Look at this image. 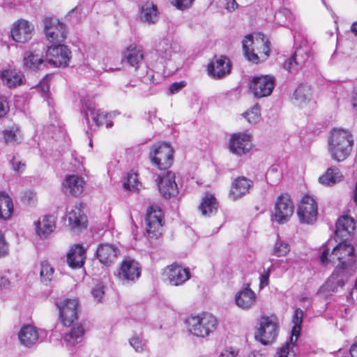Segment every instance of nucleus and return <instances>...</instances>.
Segmentation results:
<instances>
[{
    "label": "nucleus",
    "mask_w": 357,
    "mask_h": 357,
    "mask_svg": "<svg viewBox=\"0 0 357 357\" xmlns=\"http://www.w3.org/2000/svg\"><path fill=\"white\" fill-rule=\"evenodd\" d=\"M331 245H333L331 239L322 245V251L319 257L320 263L326 266L329 261L335 264L336 261H338L339 264L324 286L321 287V291L336 292L339 288L344 286L349 277L355 271L356 255L354 246L343 239L333 248L330 259H328Z\"/></svg>",
    "instance_id": "obj_1"
},
{
    "label": "nucleus",
    "mask_w": 357,
    "mask_h": 357,
    "mask_svg": "<svg viewBox=\"0 0 357 357\" xmlns=\"http://www.w3.org/2000/svg\"><path fill=\"white\" fill-rule=\"evenodd\" d=\"M259 38L254 40L252 34H248L242 41L245 58L253 63L266 60L270 54V42L264 34L259 33Z\"/></svg>",
    "instance_id": "obj_2"
},
{
    "label": "nucleus",
    "mask_w": 357,
    "mask_h": 357,
    "mask_svg": "<svg viewBox=\"0 0 357 357\" xmlns=\"http://www.w3.org/2000/svg\"><path fill=\"white\" fill-rule=\"evenodd\" d=\"M354 139L347 130L333 129L328 140V150L331 157L338 162L344 160L350 154Z\"/></svg>",
    "instance_id": "obj_3"
},
{
    "label": "nucleus",
    "mask_w": 357,
    "mask_h": 357,
    "mask_svg": "<svg viewBox=\"0 0 357 357\" xmlns=\"http://www.w3.org/2000/svg\"><path fill=\"white\" fill-rule=\"evenodd\" d=\"M185 324L191 334L199 337H205L215 331L218 321L211 314L203 313L201 315L188 317Z\"/></svg>",
    "instance_id": "obj_4"
},
{
    "label": "nucleus",
    "mask_w": 357,
    "mask_h": 357,
    "mask_svg": "<svg viewBox=\"0 0 357 357\" xmlns=\"http://www.w3.org/2000/svg\"><path fill=\"white\" fill-rule=\"evenodd\" d=\"M45 47L43 44H38L37 47L31 45L29 50L23 54V67L24 70L30 73H38L44 70L47 64L48 59H45L44 52Z\"/></svg>",
    "instance_id": "obj_5"
},
{
    "label": "nucleus",
    "mask_w": 357,
    "mask_h": 357,
    "mask_svg": "<svg viewBox=\"0 0 357 357\" xmlns=\"http://www.w3.org/2000/svg\"><path fill=\"white\" fill-rule=\"evenodd\" d=\"M149 158L158 169L167 170L174 162V149L168 143H157L151 147Z\"/></svg>",
    "instance_id": "obj_6"
},
{
    "label": "nucleus",
    "mask_w": 357,
    "mask_h": 357,
    "mask_svg": "<svg viewBox=\"0 0 357 357\" xmlns=\"http://www.w3.org/2000/svg\"><path fill=\"white\" fill-rule=\"evenodd\" d=\"M81 103V111L90 130H92V124H91L90 119H91L93 123L97 127L103 126L104 124H105L107 128L112 127L113 123L112 121L109 120L108 113L101 109H96L93 102L89 100L82 99Z\"/></svg>",
    "instance_id": "obj_7"
},
{
    "label": "nucleus",
    "mask_w": 357,
    "mask_h": 357,
    "mask_svg": "<svg viewBox=\"0 0 357 357\" xmlns=\"http://www.w3.org/2000/svg\"><path fill=\"white\" fill-rule=\"evenodd\" d=\"M57 43L52 44L45 50V56L49 64L54 67L65 68L70 61L72 52L67 45Z\"/></svg>",
    "instance_id": "obj_8"
},
{
    "label": "nucleus",
    "mask_w": 357,
    "mask_h": 357,
    "mask_svg": "<svg viewBox=\"0 0 357 357\" xmlns=\"http://www.w3.org/2000/svg\"><path fill=\"white\" fill-rule=\"evenodd\" d=\"M278 335V326L268 317H261L259 327L255 333V338L264 345L272 344Z\"/></svg>",
    "instance_id": "obj_9"
},
{
    "label": "nucleus",
    "mask_w": 357,
    "mask_h": 357,
    "mask_svg": "<svg viewBox=\"0 0 357 357\" xmlns=\"http://www.w3.org/2000/svg\"><path fill=\"white\" fill-rule=\"evenodd\" d=\"M145 221L149 237L158 238L162 235V227L164 222V214L160 206H150L146 211Z\"/></svg>",
    "instance_id": "obj_10"
},
{
    "label": "nucleus",
    "mask_w": 357,
    "mask_h": 357,
    "mask_svg": "<svg viewBox=\"0 0 357 357\" xmlns=\"http://www.w3.org/2000/svg\"><path fill=\"white\" fill-rule=\"evenodd\" d=\"M311 56V50L306 40H302L298 47H296L294 53L283 63V68L289 73H294L305 66Z\"/></svg>",
    "instance_id": "obj_11"
},
{
    "label": "nucleus",
    "mask_w": 357,
    "mask_h": 357,
    "mask_svg": "<svg viewBox=\"0 0 357 357\" xmlns=\"http://www.w3.org/2000/svg\"><path fill=\"white\" fill-rule=\"evenodd\" d=\"M43 31L47 39L52 43L63 42L67 37L66 25L54 17H45L43 19Z\"/></svg>",
    "instance_id": "obj_12"
},
{
    "label": "nucleus",
    "mask_w": 357,
    "mask_h": 357,
    "mask_svg": "<svg viewBox=\"0 0 357 357\" xmlns=\"http://www.w3.org/2000/svg\"><path fill=\"white\" fill-rule=\"evenodd\" d=\"M47 333L44 329H38L33 325H24L18 333L20 343L27 348H32L44 342Z\"/></svg>",
    "instance_id": "obj_13"
},
{
    "label": "nucleus",
    "mask_w": 357,
    "mask_h": 357,
    "mask_svg": "<svg viewBox=\"0 0 357 357\" xmlns=\"http://www.w3.org/2000/svg\"><path fill=\"white\" fill-rule=\"evenodd\" d=\"M79 301L77 298H65L56 302L59 312V318L65 326H71L77 319Z\"/></svg>",
    "instance_id": "obj_14"
},
{
    "label": "nucleus",
    "mask_w": 357,
    "mask_h": 357,
    "mask_svg": "<svg viewBox=\"0 0 357 357\" xmlns=\"http://www.w3.org/2000/svg\"><path fill=\"white\" fill-rule=\"evenodd\" d=\"M142 268L140 264L135 259L125 258L118 271V278L124 284L135 283L141 276Z\"/></svg>",
    "instance_id": "obj_15"
},
{
    "label": "nucleus",
    "mask_w": 357,
    "mask_h": 357,
    "mask_svg": "<svg viewBox=\"0 0 357 357\" xmlns=\"http://www.w3.org/2000/svg\"><path fill=\"white\" fill-rule=\"evenodd\" d=\"M297 215L301 223L312 224L317 217V204L316 200L308 195L301 199L297 209Z\"/></svg>",
    "instance_id": "obj_16"
},
{
    "label": "nucleus",
    "mask_w": 357,
    "mask_h": 357,
    "mask_svg": "<svg viewBox=\"0 0 357 357\" xmlns=\"http://www.w3.org/2000/svg\"><path fill=\"white\" fill-rule=\"evenodd\" d=\"M275 84L273 76L260 75L252 77L250 88L255 97L263 98L271 94Z\"/></svg>",
    "instance_id": "obj_17"
},
{
    "label": "nucleus",
    "mask_w": 357,
    "mask_h": 357,
    "mask_svg": "<svg viewBox=\"0 0 357 357\" xmlns=\"http://www.w3.org/2000/svg\"><path fill=\"white\" fill-rule=\"evenodd\" d=\"M294 208L290 195L287 193L280 195L275 204V220L279 224L285 223L292 215Z\"/></svg>",
    "instance_id": "obj_18"
},
{
    "label": "nucleus",
    "mask_w": 357,
    "mask_h": 357,
    "mask_svg": "<svg viewBox=\"0 0 357 357\" xmlns=\"http://www.w3.org/2000/svg\"><path fill=\"white\" fill-rule=\"evenodd\" d=\"M155 181L164 198L169 199L178 195V188L175 181V174L172 172L167 170L165 174L158 175Z\"/></svg>",
    "instance_id": "obj_19"
},
{
    "label": "nucleus",
    "mask_w": 357,
    "mask_h": 357,
    "mask_svg": "<svg viewBox=\"0 0 357 357\" xmlns=\"http://www.w3.org/2000/svg\"><path fill=\"white\" fill-rule=\"evenodd\" d=\"M251 146V136L245 132L233 134L229 139V151L236 155H245Z\"/></svg>",
    "instance_id": "obj_20"
},
{
    "label": "nucleus",
    "mask_w": 357,
    "mask_h": 357,
    "mask_svg": "<svg viewBox=\"0 0 357 357\" xmlns=\"http://www.w3.org/2000/svg\"><path fill=\"white\" fill-rule=\"evenodd\" d=\"M165 275L169 283L172 286L182 285L191 276L189 268L183 267L176 264H172L167 266Z\"/></svg>",
    "instance_id": "obj_21"
},
{
    "label": "nucleus",
    "mask_w": 357,
    "mask_h": 357,
    "mask_svg": "<svg viewBox=\"0 0 357 357\" xmlns=\"http://www.w3.org/2000/svg\"><path fill=\"white\" fill-rule=\"evenodd\" d=\"M33 26L29 21L21 19L17 20L11 29L13 39L20 43H24L32 37Z\"/></svg>",
    "instance_id": "obj_22"
},
{
    "label": "nucleus",
    "mask_w": 357,
    "mask_h": 357,
    "mask_svg": "<svg viewBox=\"0 0 357 357\" xmlns=\"http://www.w3.org/2000/svg\"><path fill=\"white\" fill-rule=\"evenodd\" d=\"M207 70L210 77L222 79L231 71L230 61L226 56H220L208 65Z\"/></svg>",
    "instance_id": "obj_23"
},
{
    "label": "nucleus",
    "mask_w": 357,
    "mask_h": 357,
    "mask_svg": "<svg viewBox=\"0 0 357 357\" xmlns=\"http://www.w3.org/2000/svg\"><path fill=\"white\" fill-rule=\"evenodd\" d=\"M236 305L242 310H249L255 305L257 301V296L249 284H245L236 294L234 297Z\"/></svg>",
    "instance_id": "obj_24"
},
{
    "label": "nucleus",
    "mask_w": 357,
    "mask_h": 357,
    "mask_svg": "<svg viewBox=\"0 0 357 357\" xmlns=\"http://www.w3.org/2000/svg\"><path fill=\"white\" fill-rule=\"evenodd\" d=\"M252 186V181L245 176H239L232 182L229 197L233 201L241 199L249 193V190Z\"/></svg>",
    "instance_id": "obj_25"
},
{
    "label": "nucleus",
    "mask_w": 357,
    "mask_h": 357,
    "mask_svg": "<svg viewBox=\"0 0 357 357\" xmlns=\"http://www.w3.org/2000/svg\"><path fill=\"white\" fill-rule=\"evenodd\" d=\"M119 253L118 248L112 244H100L96 250V256L99 261L106 266L114 263Z\"/></svg>",
    "instance_id": "obj_26"
},
{
    "label": "nucleus",
    "mask_w": 357,
    "mask_h": 357,
    "mask_svg": "<svg viewBox=\"0 0 357 357\" xmlns=\"http://www.w3.org/2000/svg\"><path fill=\"white\" fill-rule=\"evenodd\" d=\"M86 259V249L81 244H75L70 247L66 256V262L73 269L82 268Z\"/></svg>",
    "instance_id": "obj_27"
},
{
    "label": "nucleus",
    "mask_w": 357,
    "mask_h": 357,
    "mask_svg": "<svg viewBox=\"0 0 357 357\" xmlns=\"http://www.w3.org/2000/svg\"><path fill=\"white\" fill-rule=\"evenodd\" d=\"M68 226L73 231H80L87 227V217L80 207L75 206L67 214Z\"/></svg>",
    "instance_id": "obj_28"
},
{
    "label": "nucleus",
    "mask_w": 357,
    "mask_h": 357,
    "mask_svg": "<svg viewBox=\"0 0 357 357\" xmlns=\"http://www.w3.org/2000/svg\"><path fill=\"white\" fill-rule=\"evenodd\" d=\"M84 179L77 175L66 176L63 183V191L66 195L77 197L82 194L84 185Z\"/></svg>",
    "instance_id": "obj_29"
},
{
    "label": "nucleus",
    "mask_w": 357,
    "mask_h": 357,
    "mask_svg": "<svg viewBox=\"0 0 357 357\" xmlns=\"http://www.w3.org/2000/svg\"><path fill=\"white\" fill-rule=\"evenodd\" d=\"M335 241L347 238L353 232L355 227L354 220L347 215H343L338 218L335 225Z\"/></svg>",
    "instance_id": "obj_30"
},
{
    "label": "nucleus",
    "mask_w": 357,
    "mask_h": 357,
    "mask_svg": "<svg viewBox=\"0 0 357 357\" xmlns=\"http://www.w3.org/2000/svg\"><path fill=\"white\" fill-rule=\"evenodd\" d=\"M218 206V202L214 195L205 192L198 206V210L203 216L211 217L216 214Z\"/></svg>",
    "instance_id": "obj_31"
},
{
    "label": "nucleus",
    "mask_w": 357,
    "mask_h": 357,
    "mask_svg": "<svg viewBox=\"0 0 357 357\" xmlns=\"http://www.w3.org/2000/svg\"><path fill=\"white\" fill-rule=\"evenodd\" d=\"M143 59L144 54L142 48L140 47L131 45L123 53L122 62L124 64H128V66L134 68L136 70L139 67Z\"/></svg>",
    "instance_id": "obj_32"
},
{
    "label": "nucleus",
    "mask_w": 357,
    "mask_h": 357,
    "mask_svg": "<svg viewBox=\"0 0 357 357\" xmlns=\"http://www.w3.org/2000/svg\"><path fill=\"white\" fill-rule=\"evenodd\" d=\"M68 331L64 333L63 341L66 346L68 348L75 347L81 343L83 340L84 329L81 324H74Z\"/></svg>",
    "instance_id": "obj_33"
},
{
    "label": "nucleus",
    "mask_w": 357,
    "mask_h": 357,
    "mask_svg": "<svg viewBox=\"0 0 357 357\" xmlns=\"http://www.w3.org/2000/svg\"><path fill=\"white\" fill-rule=\"evenodd\" d=\"M36 234L40 238L47 237L55 229V218L53 215H46L42 221L35 222Z\"/></svg>",
    "instance_id": "obj_34"
},
{
    "label": "nucleus",
    "mask_w": 357,
    "mask_h": 357,
    "mask_svg": "<svg viewBox=\"0 0 357 357\" xmlns=\"http://www.w3.org/2000/svg\"><path fill=\"white\" fill-rule=\"evenodd\" d=\"M155 50L162 60H169L174 52L172 39L169 37L160 39L155 45Z\"/></svg>",
    "instance_id": "obj_35"
},
{
    "label": "nucleus",
    "mask_w": 357,
    "mask_h": 357,
    "mask_svg": "<svg viewBox=\"0 0 357 357\" xmlns=\"http://www.w3.org/2000/svg\"><path fill=\"white\" fill-rule=\"evenodd\" d=\"M141 20L149 24H155L158 20V10L153 2L147 1L141 8Z\"/></svg>",
    "instance_id": "obj_36"
},
{
    "label": "nucleus",
    "mask_w": 357,
    "mask_h": 357,
    "mask_svg": "<svg viewBox=\"0 0 357 357\" xmlns=\"http://www.w3.org/2000/svg\"><path fill=\"white\" fill-rule=\"evenodd\" d=\"M2 137L6 144H18L23 140V135L20 126L17 124H13L6 128L2 132Z\"/></svg>",
    "instance_id": "obj_37"
},
{
    "label": "nucleus",
    "mask_w": 357,
    "mask_h": 357,
    "mask_svg": "<svg viewBox=\"0 0 357 357\" xmlns=\"http://www.w3.org/2000/svg\"><path fill=\"white\" fill-rule=\"evenodd\" d=\"M13 203L12 199L4 192H0V218L8 220L13 213Z\"/></svg>",
    "instance_id": "obj_38"
},
{
    "label": "nucleus",
    "mask_w": 357,
    "mask_h": 357,
    "mask_svg": "<svg viewBox=\"0 0 357 357\" xmlns=\"http://www.w3.org/2000/svg\"><path fill=\"white\" fill-rule=\"evenodd\" d=\"M343 176L337 167H332L328 168L326 173L321 176L319 178V183L331 186L340 181Z\"/></svg>",
    "instance_id": "obj_39"
},
{
    "label": "nucleus",
    "mask_w": 357,
    "mask_h": 357,
    "mask_svg": "<svg viewBox=\"0 0 357 357\" xmlns=\"http://www.w3.org/2000/svg\"><path fill=\"white\" fill-rule=\"evenodd\" d=\"M0 77L2 82L9 88L16 87L22 82V77L12 70H5L1 72Z\"/></svg>",
    "instance_id": "obj_40"
},
{
    "label": "nucleus",
    "mask_w": 357,
    "mask_h": 357,
    "mask_svg": "<svg viewBox=\"0 0 357 357\" xmlns=\"http://www.w3.org/2000/svg\"><path fill=\"white\" fill-rule=\"evenodd\" d=\"M293 96L298 104L305 103L311 98V87L307 84H301L295 89Z\"/></svg>",
    "instance_id": "obj_41"
},
{
    "label": "nucleus",
    "mask_w": 357,
    "mask_h": 357,
    "mask_svg": "<svg viewBox=\"0 0 357 357\" xmlns=\"http://www.w3.org/2000/svg\"><path fill=\"white\" fill-rule=\"evenodd\" d=\"M292 19V13L287 8L280 9L275 13L274 16L275 23L280 26H289L291 24Z\"/></svg>",
    "instance_id": "obj_42"
},
{
    "label": "nucleus",
    "mask_w": 357,
    "mask_h": 357,
    "mask_svg": "<svg viewBox=\"0 0 357 357\" xmlns=\"http://www.w3.org/2000/svg\"><path fill=\"white\" fill-rule=\"evenodd\" d=\"M303 312L301 308H296L294 310L292 322L294 324V326L291 329V336L295 337V341H297L301 329V324L303 322Z\"/></svg>",
    "instance_id": "obj_43"
},
{
    "label": "nucleus",
    "mask_w": 357,
    "mask_h": 357,
    "mask_svg": "<svg viewBox=\"0 0 357 357\" xmlns=\"http://www.w3.org/2000/svg\"><path fill=\"white\" fill-rule=\"evenodd\" d=\"M270 261L271 263L269 268L272 271L273 273L276 272L277 275H280L285 273L290 267V259H271Z\"/></svg>",
    "instance_id": "obj_44"
},
{
    "label": "nucleus",
    "mask_w": 357,
    "mask_h": 357,
    "mask_svg": "<svg viewBox=\"0 0 357 357\" xmlns=\"http://www.w3.org/2000/svg\"><path fill=\"white\" fill-rule=\"evenodd\" d=\"M129 342L137 352H144L147 350L146 340L143 338L141 334L138 335L136 332L130 339Z\"/></svg>",
    "instance_id": "obj_45"
},
{
    "label": "nucleus",
    "mask_w": 357,
    "mask_h": 357,
    "mask_svg": "<svg viewBox=\"0 0 357 357\" xmlns=\"http://www.w3.org/2000/svg\"><path fill=\"white\" fill-rule=\"evenodd\" d=\"M54 270L47 261H43L40 264V278L43 283L47 284L52 279Z\"/></svg>",
    "instance_id": "obj_46"
},
{
    "label": "nucleus",
    "mask_w": 357,
    "mask_h": 357,
    "mask_svg": "<svg viewBox=\"0 0 357 357\" xmlns=\"http://www.w3.org/2000/svg\"><path fill=\"white\" fill-rule=\"evenodd\" d=\"M140 185L138 181V175L133 172L128 173L125 181L123 182V187L125 189L138 191L139 190V185Z\"/></svg>",
    "instance_id": "obj_47"
},
{
    "label": "nucleus",
    "mask_w": 357,
    "mask_h": 357,
    "mask_svg": "<svg viewBox=\"0 0 357 357\" xmlns=\"http://www.w3.org/2000/svg\"><path fill=\"white\" fill-rule=\"evenodd\" d=\"M296 342L293 337H290L289 341L277 352V357H295L294 351H291V349L295 346Z\"/></svg>",
    "instance_id": "obj_48"
},
{
    "label": "nucleus",
    "mask_w": 357,
    "mask_h": 357,
    "mask_svg": "<svg viewBox=\"0 0 357 357\" xmlns=\"http://www.w3.org/2000/svg\"><path fill=\"white\" fill-rule=\"evenodd\" d=\"M289 251V245L282 241L279 238H278L273 250V255L277 257L285 256Z\"/></svg>",
    "instance_id": "obj_49"
},
{
    "label": "nucleus",
    "mask_w": 357,
    "mask_h": 357,
    "mask_svg": "<svg viewBox=\"0 0 357 357\" xmlns=\"http://www.w3.org/2000/svg\"><path fill=\"white\" fill-rule=\"evenodd\" d=\"M243 116L251 124H255L260 119L259 108L257 105L253 107L250 110L245 112Z\"/></svg>",
    "instance_id": "obj_50"
},
{
    "label": "nucleus",
    "mask_w": 357,
    "mask_h": 357,
    "mask_svg": "<svg viewBox=\"0 0 357 357\" xmlns=\"http://www.w3.org/2000/svg\"><path fill=\"white\" fill-rule=\"evenodd\" d=\"M38 89L40 91L42 96L46 98L49 106L51 105L52 99L49 97L50 85L48 83L47 76L44 77L38 84Z\"/></svg>",
    "instance_id": "obj_51"
},
{
    "label": "nucleus",
    "mask_w": 357,
    "mask_h": 357,
    "mask_svg": "<svg viewBox=\"0 0 357 357\" xmlns=\"http://www.w3.org/2000/svg\"><path fill=\"white\" fill-rule=\"evenodd\" d=\"M91 294L97 302H100L105 294V285L102 282L98 283L92 289Z\"/></svg>",
    "instance_id": "obj_52"
},
{
    "label": "nucleus",
    "mask_w": 357,
    "mask_h": 357,
    "mask_svg": "<svg viewBox=\"0 0 357 357\" xmlns=\"http://www.w3.org/2000/svg\"><path fill=\"white\" fill-rule=\"evenodd\" d=\"M271 273H273L269 267L267 269H264V272L260 275L259 277V289H262L267 287L269 284V277Z\"/></svg>",
    "instance_id": "obj_53"
},
{
    "label": "nucleus",
    "mask_w": 357,
    "mask_h": 357,
    "mask_svg": "<svg viewBox=\"0 0 357 357\" xmlns=\"http://www.w3.org/2000/svg\"><path fill=\"white\" fill-rule=\"evenodd\" d=\"M169 1L177 9L183 10L189 8L194 0H169Z\"/></svg>",
    "instance_id": "obj_54"
},
{
    "label": "nucleus",
    "mask_w": 357,
    "mask_h": 357,
    "mask_svg": "<svg viewBox=\"0 0 357 357\" xmlns=\"http://www.w3.org/2000/svg\"><path fill=\"white\" fill-rule=\"evenodd\" d=\"M9 247L4 235L0 232V257H4L8 255Z\"/></svg>",
    "instance_id": "obj_55"
},
{
    "label": "nucleus",
    "mask_w": 357,
    "mask_h": 357,
    "mask_svg": "<svg viewBox=\"0 0 357 357\" xmlns=\"http://www.w3.org/2000/svg\"><path fill=\"white\" fill-rule=\"evenodd\" d=\"M81 15V9L79 6H76L73 9H72L68 15L66 16V20H70L73 18H75L76 21H78Z\"/></svg>",
    "instance_id": "obj_56"
},
{
    "label": "nucleus",
    "mask_w": 357,
    "mask_h": 357,
    "mask_svg": "<svg viewBox=\"0 0 357 357\" xmlns=\"http://www.w3.org/2000/svg\"><path fill=\"white\" fill-rule=\"evenodd\" d=\"M9 111L8 103L4 97H0V118L4 116Z\"/></svg>",
    "instance_id": "obj_57"
},
{
    "label": "nucleus",
    "mask_w": 357,
    "mask_h": 357,
    "mask_svg": "<svg viewBox=\"0 0 357 357\" xmlns=\"http://www.w3.org/2000/svg\"><path fill=\"white\" fill-rule=\"evenodd\" d=\"M35 198L36 193L33 191L29 190L24 193L22 201L28 204H31L34 202Z\"/></svg>",
    "instance_id": "obj_58"
},
{
    "label": "nucleus",
    "mask_w": 357,
    "mask_h": 357,
    "mask_svg": "<svg viewBox=\"0 0 357 357\" xmlns=\"http://www.w3.org/2000/svg\"><path fill=\"white\" fill-rule=\"evenodd\" d=\"M13 169L17 172H21L24 170L25 165L22 162L17 160L15 157H13L10 161Z\"/></svg>",
    "instance_id": "obj_59"
},
{
    "label": "nucleus",
    "mask_w": 357,
    "mask_h": 357,
    "mask_svg": "<svg viewBox=\"0 0 357 357\" xmlns=\"http://www.w3.org/2000/svg\"><path fill=\"white\" fill-rule=\"evenodd\" d=\"M185 86V82L184 81H181L179 82H174L172 84L169 86L170 93L174 94L178 92L183 87Z\"/></svg>",
    "instance_id": "obj_60"
},
{
    "label": "nucleus",
    "mask_w": 357,
    "mask_h": 357,
    "mask_svg": "<svg viewBox=\"0 0 357 357\" xmlns=\"http://www.w3.org/2000/svg\"><path fill=\"white\" fill-rule=\"evenodd\" d=\"M218 357H236V353L234 350L226 349L220 353Z\"/></svg>",
    "instance_id": "obj_61"
},
{
    "label": "nucleus",
    "mask_w": 357,
    "mask_h": 357,
    "mask_svg": "<svg viewBox=\"0 0 357 357\" xmlns=\"http://www.w3.org/2000/svg\"><path fill=\"white\" fill-rule=\"evenodd\" d=\"M226 1V8L228 10H234L236 8H238V3H236V0H225Z\"/></svg>",
    "instance_id": "obj_62"
},
{
    "label": "nucleus",
    "mask_w": 357,
    "mask_h": 357,
    "mask_svg": "<svg viewBox=\"0 0 357 357\" xmlns=\"http://www.w3.org/2000/svg\"><path fill=\"white\" fill-rule=\"evenodd\" d=\"M10 284L8 278L3 275H0V289L7 288Z\"/></svg>",
    "instance_id": "obj_63"
},
{
    "label": "nucleus",
    "mask_w": 357,
    "mask_h": 357,
    "mask_svg": "<svg viewBox=\"0 0 357 357\" xmlns=\"http://www.w3.org/2000/svg\"><path fill=\"white\" fill-rule=\"evenodd\" d=\"M350 354L351 357H357V343L354 344L350 348Z\"/></svg>",
    "instance_id": "obj_64"
}]
</instances>
